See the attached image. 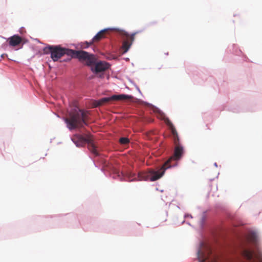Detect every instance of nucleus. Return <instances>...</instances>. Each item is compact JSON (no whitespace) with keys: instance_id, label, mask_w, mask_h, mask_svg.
I'll return each instance as SVG.
<instances>
[{"instance_id":"obj_1","label":"nucleus","mask_w":262,"mask_h":262,"mask_svg":"<svg viewBox=\"0 0 262 262\" xmlns=\"http://www.w3.org/2000/svg\"><path fill=\"white\" fill-rule=\"evenodd\" d=\"M178 166L177 163L165 167L162 166L160 170L150 169L148 173L139 172L136 173L133 171H128L126 173L120 170V166L118 165H115L112 163L107 166V170H105L102 168L101 170L107 177L112 178L114 179H117L120 181L132 182L135 181H156L162 178L165 173L167 169L175 167Z\"/></svg>"},{"instance_id":"obj_2","label":"nucleus","mask_w":262,"mask_h":262,"mask_svg":"<svg viewBox=\"0 0 262 262\" xmlns=\"http://www.w3.org/2000/svg\"><path fill=\"white\" fill-rule=\"evenodd\" d=\"M143 102L149 106L154 107L156 110V113L164 117L166 124L169 127L173 136V141L175 146L174 147H171L170 150H173V156L176 160L178 161L181 160L184 154V148L183 146L180 143V139L178 134L172 123L158 107L147 102L143 101Z\"/></svg>"},{"instance_id":"obj_3","label":"nucleus","mask_w":262,"mask_h":262,"mask_svg":"<svg viewBox=\"0 0 262 262\" xmlns=\"http://www.w3.org/2000/svg\"><path fill=\"white\" fill-rule=\"evenodd\" d=\"M74 55L77 57L79 61L83 62L85 66L90 68V69L98 59L95 54L82 50H75Z\"/></svg>"},{"instance_id":"obj_4","label":"nucleus","mask_w":262,"mask_h":262,"mask_svg":"<svg viewBox=\"0 0 262 262\" xmlns=\"http://www.w3.org/2000/svg\"><path fill=\"white\" fill-rule=\"evenodd\" d=\"M74 51L73 49L62 47L61 45H53L50 57L53 61H58L65 54L73 56Z\"/></svg>"},{"instance_id":"obj_5","label":"nucleus","mask_w":262,"mask_h":262,"mask_svg":"<svg viewBox=\"0 0 262 262\" xmlns=\"http://www.w3.org/2000/svg\"><path fill=\"white\" fill-rule=\"evenodd\" d=\"M111 64L105 61L101 60L98 58L91 67V72L98 77L103 78L104 77V72L111 68Z\"/></svg>"},{"instance_id":"obj_6","label":"nucleus","mask_w":262,"mask_h":262,"mask_svg":"<svg viewBox=\"0 0 262 262\" xmlns=\"http://www.w3.org/2000/svg\"><path fill=\"white\" fill-rule=\"evenodd\" d=\"M73 111L75 112V114L72 116L71 120L74 122L79 124L81 127L87 126L88 123L84 119V111L77 106L73 107Z\"/></svg>"},{"instance_id":"obj_7","label":"nucleus","mask_w":262,"mask_h":262,"mask_svg":"<svg viewBox=\"0 0 262 262\" xmlns=\"http://www.w3.org/2000/svg\"><path fill=\"white\" fill-rule=\"evenodd\" d=\"M249 233L250 234V238L251 242L255 248L257 256L259 257L261 260V262H262V253L258 247L260 240L259 237L257 234V231L255 230H250L249 231Z\"/></svg>"},{"instance_id":"obj_8","label":"nucleus","mask_w":262,"mask_h":262,"mask_svg":"<svg viewBox=\"0 0 262 262\" xmlns=\"http://www.w3.org/2000/svg\"><path fill=\"white\" fill-rule=\"evenodd\" d=\"M228 50L235 55L238 56H242L243 61H247V60L248 59L247 56L243 54L241 50L239 49L237 44L234 43L231 46H228Z\"/></svg>"},{"instance_id":"obj_9","label":"nucleus","mask_w":262,"mask_h":262,"mask_svg":"<svg viewBox=\"0 0 262 262\" xmlns=\"http://www.w3.org/2000/svg\"><path fill=\"white\" fill-rule=\"evenodd\" d=\"M9 45L11 47H16L20 45L22 42V37L18 34H14L8 38Z\"/></svg>"},{"instance_id":"obj_10","label":"nucleus","mask_w":262,"mask_h":262,"mask_svg":"<svg viewBox=\"0 0 262 262\" xmlns=\"http://www.w3.org/2000/svg\"><path fill=\"white\" fill-rule=\"evenodd\" d=\"M206 211H204L199 221V233L203 236L205 231V226L206 220Z\"/></svg>"},{"instance_id":"obj_11","label":"nucleus","mask_w":262,"mask_h":262,"mask_svg":"<svg viewBox=\"0 0 262 262\" xmlns=\"http://www.w3.org/2000/svg\"><path fill=\"white\" fill-rule=\"evenodd\" d=\"M115 29H117V30H119V29H117V28H110V27H108V28H104L101 30H100L99 32H98L96 35L92 38V41H94V40L95 39H98L99 38H101V37H104V35L102 34L103 33H104L105 32H106V31H108V30H115Z\"/></svg>"},{"instance_id":"obj_12","label":"nucleus","mask_w":262,"mask_h":262,"mask_svg":"<svg viewBox=\"0 0 262 262\" xmlns=\"http://www.w3.org/2000/svg\"><path fill=\"white\" fill-rule=\"evenodd\" d=\"M88 143L91 146L93 154L96 156L98 155V146L95 144V143L93 141L89 140Z\"/></svg>"},{"instance_id":"obj_13","label":"nucleus","mask_w":262,"mask_h":262,"mask_svg":"<svg viewBox=\"0 0 262 262\" xmlns=\"http://www.w3.org/2000/svg\"><path fill=\"white\" fill-rule=\"evenodd\" d=\"M46 46L43 48L42 51H43V54L45 55H48L51 54L52 51V48L53 45H48V44H45Z\"/></svg>"},{"instance_id":"obj_14","label":"nucleus","mask_w":262,"mask_h":262,"mask_svg":"<svg viewBox=\"0 0 262 262\" xmlns=\"http://www.w3.org/2000/svg\"><path fill=\"white\" fill-rule=\"evenodd\" d=\"M132 45V42H130V43H128V42H125L123 44V45L122 46V49L123 50L122 54H124L128 52V51L129 50Z\"/></svg>"},{"instance_id":"obj_15","label":"nucleus","mask_w":262,"mask_h":262,"mask_svg":"<svg viewBox=\"0 0 262 262\" xmlns=\"http://www.w3.org/2000/svg\"><path fill=\"white\" fill-rule=\"evenodd\" d=\"M119 143L124 146L128 145L130 143V140L127 137H123L119 139Z\"/></svg>"},{"instance_id":"obj_16","label":"nucleus","mask_w":262,"mask_h":262,"mask_svg":"<svg viewBox=\"0 0 262 262\" xmlns=\"http://www.w3.org/2000/svg\"><path fill=\"white\" fill-rule=\"evenodd\" d=\"M76 125H79L81 126L79 124L76 123L74 122L72 120V122H68V123L67 124V127L70 130H73L75 129L76 128Z\"/></svg>"},{"instance_id":"obj_17","label":"nucleus","mask_w":262,"mask_h":262,"mask_svg":"<svg viewBox=\"0 0 262 262\" xmlns=\"http://www.w3.org/2000/svg\"><path fill=\"white\" fill-rule=\"evenodd\" d=\"M93 41H92V39L89 41H85L83 42H80V46L83 49H87L93 43Z\"/></svg>"},{"instance_id":"obj_18","label":"nucleus","mask_w":262,"mask_h":262,"mask_svg":"<svg viewBox=\"0 0 262 262\" xmlns=\"http://www.w3.org/2000/svg\"><path fill=\"white\" fill-rule=\"evenodd\" d=\"M72 141L73 143L76 145L77 147H81L83 146V143L79 140L77 139H75L74 138H71Z\"/></svg>"},{"instance_id":"obj_19","label":"nucleus","mask_w":262,"mask_h":262,"mask_svg":"<svg viewBox=\"0 0 262 262\" xmlns=\"http://www.w3.org/2000/svg\"><path fill=\"white\" fill-rule=\"evenodd\" d=\"M244 254L245 257L249 260H252L253 259V252L250 250H245L244 251Z\"/></svg>"},{"instance_id":"obj_20","label":"nucleus","mask_w":262,"mask_h":262,"mask_svg":"<svg viewBox=\"0 0 262 262\" xmlns=\"http://www.w3.org/2000/svg\"><path fill=\"white\" fill-rule=\"evenodd\" d=\"M119 99H132L134 98V96L131 95H128L126 94H121L118 95Z\"/></svg>"},{"instance_id":"obj_21","label":"nucleus","mask_w":262,"mask_h":262,"mask_svg":"<svg viewBox=\"0 0 262 262\" xmlns=\"http://www.w3.org/2000/svg\"><path fill=\"white\" fill-rule=\"evenodd\" d=\"M120 30L122 31L124 33V35H125L126 36L130 35V37H132V41H133V40H134L135 35L138 33V32H135L131 33L130 34H129L128 32H126L125 30Z\"/></svg>"},{"instance_id":"obj_22","label":"nucleus","mask_w":262,"mask_h":262,"mask_svg":"<svg viewBox=\"0 0 262 262\" xmlns=\"http://www.w3.org/2000/svg\"><path fill=\"white\" fill-rule=\"evenodd\" d=\"M199 244H200V246L197 249L196 254H197V259H198L199 262H201L200 256V253H201V247L203 246V242L202 241L200 242Z\"/></svg>"},{"instance_id":"obj_23","label":"nucleus","mask_w":262,"mask_h":262,"mask_svg":"<svg viewBox=\"0 0 262 262\" xmlns=\"http://www.w3.org/2000/svg\"><path fill=\"white\" fill-rule=\"evenodd\" d=\"M66 55H67L68 57L62 60V61L64 62H69L71 60L72 58L77 59V57H76L74 55H73V56L72 55V56L68 54Z\"/></svg>"},{"instance_id":"obj_24","label":"nucleus","mask_w":262,"mask_h":262,"mask_svg":"<svg viewBox=\"0 0 262 262\" xmlns=\"http://www.w3.org/2000/svg\"><path fill=\"white\" fill-rule=\"evenodd\" d=\"M28 41V40L27 39L22 38V42L20 43V47L18 49H16V50L21 49L23 47V45L25 43H26V42H27Z\"/></svg>"},{"instance_id":"obj_25","label":"nucleus","mask_w":262,"mask_h":262,"mask_svg":"<svg viewBox=\"0 0 262 262\" xmlns=\"http://www.w3.org/2000/svg\"><path fill=\"white\" fill-rule=\"evenodd\" d=\"M130 82L134 84V85L135 86L136 90L139 92V93L141 95H142V92H141L140 88H139V86L135 82H134L133 81H130Z\"/></svg>"},{"instance_id":"obj_26","label":"nucleus","mask_w":262,"mask_h":262,"mask_svg":"<svg viewBox=\"0 0 262 262\" xmlns=\"http://www.w3.org/2000/svg\"><path fill=\"white\" fill-rule=\"evenodd\" d=\"M110 97L111 100H114V99L119 100L118 95H116V94L110 96Z\"/></svg>"},{"instance_id":"obj_27","label":"nucleus","mask_w":262,"mask_h":262,"mask_svg":"<svg viewBox=\"0 0 262 262\" xmlns=\"http://www.w3.org/2000/svg\"><path fill=\"white\" fill-rule=\"evenodd\" d=\"M231 110H232V111L233 113H239L241 112L239 111V110L238 107H235V108H231Z\"/></svg>"},{"instance_id":"obj_28","label":"nucleus","mask_w":262,"mask_h":262,"mask_svg":"<svg viewBox=\"0 0 262 262\" xmlns=\"http://www.w3.org/2000/svg\"><path fill=\"white\" fill-rule=\"evenodd\" d=\"M102 100L103 101H106V102H107V101H110V100H111V99H110V96H108V97H105L102 98Z\"/></svg>"},{"instance_id":"obj_29","label":"nucleus","mask_w":262,"mask_h":262,"mask_svg":"<svg viewBox=\"0 0 262 262\" xmlns=\"http://www.w3.org/2000/svg\"><path fill=\"white\" fill-rule=\"evenodd\" d=\"M184 218L190 217V218L192 219L193 217H192V215L190 214L185 213L184 215Z\"/></svg>"},{"instance_id":"obj_30","label":"nucleus","mask_w":262,"mask_h":262,"mask_svg":"<svg viewBox=\"0 0 262 262\" xmlns=\"http://www.w3.org/2000/svg\"><path fill=\"white\" fill-rule=\"evenodd\" d=\"M193 80L194 81V82H195L196 83H198V84H201L202 83V82L199 81L198 82L196 81V78L195 77H193Z\"/></svg>"},{"instance_id":"obj_31","label":"nucleus","mask_w":262,"mask_h":262,"mask_svg":"<svg viewBox=\"0 0 262 262\" xmlns=\"http://www.w3.org/2000/svg\"><path fill=\"white\" fill-rule=\"evenodd\" d=\"M63 120L66 124H67L68 123V122H70V121L68 119H67L64 117L63 118Z\"/></svg>"},{"instance_id":"obj_32","label":"nucleus","mask_w":262,"mask_h":262,"mask_svg":"<svg viewBox=\"0 0 262 262\" xmlns=\"http://www.w3.org/2000/svg\"><path fill=\"white\" fill-rule=\"evenodd\" d=\"M223 230H224V228L222 227H220L219 232H220V233H221L222 232H223Z\"/></svg>"},{"instance_id":"obj_33","label":"nucleus","mask_w":262,"mask_h":262,"mask_svg":"<svg viewBox=\"0 0 262 262\" xmlns=\"http://www.w3.org/2000/svg\"><path fill=\"white\" fill-rule=\"evenodd\" d=\"M35 40H36V41H37L38 42L40 43H41V44H44L43 43L41 42L40 40L38 38H35Z\"/></svg>"},{"instance_id":"obj_34","label":"nucleus","mask_w":262,"mask_h":262,"mask_svg":"<svg viewBox=\"0 0 262 262\" xmlns=\"http://www.w3.org/2000/svg\"><path fill=\"white\" fill-rule=\"evenodd\" d=\"M156 190L157 191H160L161 192H164V190L163 189H159L158 188H156Z\"/></svg>"},{"instance_id":"obj_35","label":"nucleus","mask_w":262,"mask_h":262,"mask_svg":"<svg viewBox=\"0 0 262 262\" xmlns=\"http://www.w3.org/2000/svg\"><path fill=\"white\" fill-rule=\"evenodd\" d=\"M92 161H93V162L94 164V166L96 167H97V165L96 164L95 162V161L94 159H92Z\"/></svg>"},{"instance_id":"obj_36","label":"nucleus","mask_w":262,"mask_h":262,"mask_svg":"<svg viewBox=\"0 0 262 262\" xmlns=\"http://www.w3.org/2000/svg\"><path fill=\"white\" fill-rule=\"evenodd\" d=\"M21 29H24V27H21L19 29V33H20V34H22L23 33H22V32L21 31Z\"/></svg>"},{"instance_id":"obj_37","label":"nucleus","mask_w":262,"mask_h":262,"mask_svg":"<svg viewBox=\"0 0 262 262\" xmlns=\"http://www.w3.org/2000/svg\"><path fill=\"white\" fill-rule=\"evenodd\" d=\"M124 60H125V61H129V58H128V57H126V58H124Z\"/></svg>"},{"instance_id":"obj_38","label":"nucleus","mask_w":262,"mask_h":262,"mask_svg":"<svg viewBox=\"0 0 262 262\" xmlns=\"http://www.w3.org/2000/svg\"><path fill=\"white\" fill-rule=\"evenodd\" d=\"M213 165H214L215 167H217V163H216V162L214 163Z\"/></svg>"},{"instance_id":"obj_39","label":"nucleus","mask_w":262,"mask_h":262,"mask_svg":"<svg viewBox=\"0 0 262 262\" xmlns=\"http://www.w3.org/2000/svg\"><path fill=\"white\" fill-rule=\"evenodd\" d=\"M92 229H93V230H95V231H97V229L95 228V227H93L92 228Z\"/></svg>"},{"instance_id":"obj_40","label":"nucleus","mask_w":262,"mask_h":262,"mask_svg":"<svg viewBox=\"0 0 262 262\" xmlns=\"http://www.w3.org/2000/svg\"><path fill=\"white\" fill-rule=\"evenodd\" d=\"M156 23V22H155V21H152V22L150 23V25H154V24H155Z\"/></svg>"},{"instance_id":"obj_41","label":"nucleus","mask_w":262,"mask_h":262,"mask_svg":"<svg viewBox=\"0 0 262 262\" xmlns=\"http://www.w3.org/2000/svg\"><path fill=\"white\" fill-rule=\"evenodd\" d=\"M187 224L189 225V226H191V225L190 224V223L188 222H186Z\"/></svg>"},{"instance_id":"obj_42","label":"nucleus","mask_w":262,"mask_h":262,"mask_svg":"<svg viewBox=\"0 0 262 262\" xmlns=\"http://www.w3.org/2000/svg\"><path fill=\"white\" fill-rule=\"evenodd\" d=\"M214 179H210V180H209V181H210V182H211V181H213V180H214Z\"/></svg>"},{"instance_id":"obj_43","label":"nucleus","mask_w":262,"mask_h":262,"mask_svg":"<svg viewBox=\"0 0 262 262\" xmlns=\"http://www.w3.org/2000/svg\"><path fill=\"white\" fill-rule=\"evenodd\" d=\"M205 115H206V114H204V115H203V118L204 119V118H205Z\"/></svg>"},{"instance_id":"obj_44","label":"nucleus","mask_w":262,"mask_h":262,"mask_svg":"<svg viewBox=\"0 0 262 262\" xmlns=\"http://www.w3.org/2000/svg\"><path fill=\"white\" fill-rule=\"evenodd\" d=\"M165 54L166 55H168V52H167V53H165Z\"/></svg>"},{"instance_id":"obj_45","label":"nucleus","mask_w":262,"mask_h":262,"mask_svg":"<svg viewBox=\"0 0 262 262\" xmlns=\"http://www.w3.org/2000/svg\"><path fill=\"white\" fill-rule=\"evenodd\" d=\"M185 222V220H184L182 222V224H183Z\"/></svg>"},{"instance_id":"obj_46","label":"nucleus","mask_w":262,"mask_h":262,"mask_svg":"<svg viewBox=\"0 0 262 262\" xmlns=\"http://www.w3.org/2000/svg\"><path fill=\"white\" fill-rule=\"evenodd\" d=\"M89 158H90V159H91L92 160L93 159L91 156H89Z\"/></svg>"},{"instance_id":"obj_47","label":"nucleus","mask_w":262,"mask_h":262,"mask_svg":"<svg viewBox=\"0 0 262 262\" xmlns=\"http://www.w3.org/2000/svg\"><path fill=\"white\" fill-rule=\"evenodd\" d=\"M89 158H90V159H91L92 160L93 159L91 156H89Z\"/></svg>"},{"instance_id":"obj_48","label":"nucleus","mask_w":262,"mask_h":262,"mask_svg":"<svg viewBox=\"0 0 262 262\" xmlns=\"http://www.w3.org/2000/svg\"><path fill=\"white\" fill-rule=\"evenodd\" d=\"M89 158H90V159H91L92 160L93 159L91 156H89Z\"/></svg>"},{"instance_id":"obj_49","label":"nucleus","mask_w":262,"mask_h":262,"mask_svg":"<svg viewBox=\"0 0 262 262\" xmlns=\"http://www.w3.org/2000/svg\"><path fill=\"white\" fill-rule=\"evenodd\" d=\"M177 207H178V208L180 209V206H178Z\"/></svg>"}]
</instances>
